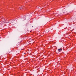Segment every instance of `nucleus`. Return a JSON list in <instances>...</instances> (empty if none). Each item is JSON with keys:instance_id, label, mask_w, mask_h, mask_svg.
I'll list each match as a JSON object with an SVG mask.
<instances>
[{"instance_id": "4", "label": "nucleus", "mask_w": 76, "mask_h": 76, "mask_svg": "<svg viewBox=\"0 0 76 76\" xmlns=\"http://www.w3.org/2000/svg\"><path fill=\"white\" fill-rule=\"evenodd\" d=\"M32 27H34V26H32Z\"/></svg>"}, {"instance_id": "3", "label": "nucleus", "mask_w": 76, "mask_h": 76, "mask_svg": "<svg viewBox=\"0 0 76 76\" xmlns=\"http://www.w3.org/2000/svg\"><path fill=\"white\" fill-rule=\"evenodd\" d=\"M20 9H21V8H22V7H20Z\"/></svg>"}, {"instance_id": "2", "label": "nucleus", "mask_w": 76, "mask_h": 76, "mask_svg": "<svg viewBox=\"0 0 76 76\" xmlns=\"http://www.w3.org/2000/svg\"><path fill=\"white\" fill-rule=\"evenodd\" d=\"M2 24H3V23H0V28H1V27H2Z\"/></svg>"}, {"instance_id": "1", "label": "nucleus", "mask_w": 76, "mask_h": 76, "mask_svg": "<svg viewBox=\"0 0 76 76\" xmlns=\"http://www.w3.org/2000/svg\"><path fill=\"white\" fill-rule=\"evenodd\" d=\"M58 51H59V52H60L61 51H62V48H60L58 49Z\"/></svg>"}]
</instances>
